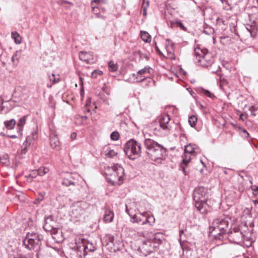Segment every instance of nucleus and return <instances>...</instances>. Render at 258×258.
Returning a JSON list of instances; mask_svg holds the SVG:
<instances>
[{
    "label": "nucleus",
    "instance_id": "nucleus-7",
    "mask_svg": "<svg viewBox=\"0 0 258 258\" xmlns=\"http://www.w3.org/2000/svg\"><path fill=\"white\" fill-rule=\"evenodd\" d=\"M229 218L223 215L216 218L210 226V228H213V231H218L219 234H224L228 228Z\"/></svg>",
    "mask_w": 258,
    "mask_h": 258
},
{
    "label": "nucleus",
    "instance_id": "nucleus-59",
    "mask_svg": "<svg viewBox=\"0 0 258 258\" xmlns=\"http://www.w3.org/2000/svg\"><path fill=\"white\" fill-rule=\"evenodd\" d=\"M35 173H33L30 174V177H32V178L35 177L36 175H35Z\"/></svg>",
    "mask_w": 258,
    "mask_h": 258
},
{
    "label": "nucleus",
    "instance_id": "nucleus-52",
    "mask_svg": "<svg viewBox=\"0 0 258 258\" xmlns=\"http://www.w3.org/2000/svg\"><path fill=\"white\" fill-rule=\"evenodd\" d=\"M258 109V107H255L254 106H251L249 110V111H250L251 112H255Z\"/></svg>",
    "mask_w": 258,
    "mask_h": 258
},
{
    "label": "nucleus",
    "instance_id": "nucleus-16",
    "mask_svg": "<svg viewBox=\"0 0 258 258\" xmlns=\"http://www.w3.org/2000/svg\"><path fill=\"white\" fill-rule=\"evenodd\" d=\"M207 194V189L204 187H200L195 189L194 195V201L203 200L205 199Z\"/></svg>",
    "mask_w": 258,
    "mask_h": 258
},
{
    "label": "nucleus",
    "instance_id": "nucleus-49",
    "mask_svg": "<svg viewBox=\"0 0 258 258\" xmlns=\"http://www.w3.org/2000/svg\"><path fill=\"white\" fill-rule=\"evenodd\" d=\"M252 190L254 195L256 196L258 195V186L255 185L253 186L252 187Z\"/></svg>",
    "mask_w": 258,
    "mask_h": 258
},
{
    "label": "nucleus",
    "instance_id": "nucleus-26",
    "mask_svg": "<svg viewBox=\"0 0 258 258\" xmlns=\"http://www.w3.org/2000/svg\"><path fill=\"white\" fill-rule=\"evenodd\" d=\"M12 38L15 40V42L17 44H20L21 43L22 39L19 34L16 32L14 31L11 34Z\"/></svg>",
    "mask_w": 258,
    "mask_h": 258
},
{
    "label": "nucleus",
    "instance_id": "nucleus-23",
    "mask_svg": "<svg viewBox=\"0 0 258 258\" xmlns=\"http://www.w3.org/2000/svg\"><path fill=\"white\" fill-rule=\"evenodd\" d=\"M5 126L8 130H12L14 128L16 121L14 119H11L9 120H6L4 122Z\"/></svg>",
    "mask_w": 258,
    "mask_h": 258
},
{
    "label": "nucleus",
    "instance_id": "nucleus-41",
    "mask_svg": "<svg viewBox=\"0 0 258 258\" xmlns=\"http://www.w3.org/2000/svg\"><path fill=\"white\" fill-rule=\"evenodd\" d=\"M132 222L133 223H139L143 221V219L140 216L137 215H134L132 217Z\"/></svg>",
    "mask_w": 258,
    "mask_h": 258
},
{
    "label": "nucleus",
    "instance_id": "nucleus-5",
    "mask_svg": "<svg viewBox=\"0 0 258 258\" xmlns=\"http://www.w3.org/2000/svg\"><path fill=\"white\" fill-rule=\"evenodd\" d=\"M96 249L95 244L88 240L81 239V243L77 246L76 253L80 258H85L87 255H91Z\"/></svg>",
    "mask_w": 258,
    "mask_h": 258
},
{
    "label": "nucleus",
    "instance_id": "nucleus-54",
    "mask_svg": "<svg viewBox=\"0 0 258 258\" xmlns=\"http://www.w3.org/2000/svg\"><path fill=\"white\" fill-rule=\"evenodd\" d=\"M241 131H242L243 133H244V134H246V138H248V137H249V134H248V133L247 132V131H246L245 129H242V130H241Z\"/></svg>",
    "mask_w": 258,
    "mask_h": 258
},
{
    "label": "nucleus",
    "instance_id": "nucleus-31",
    "mask_svg": "<svg viewBox=\"0 0 258 258\" xmlns=\"http://www.w3.org/2000/svg\"><path fill=\"white\" fill-rule=\"evenodd\" d=\"M63 185L69 186L71 185H75V183L68 178H64L61 182Z\"/></svg>",
    "mask_w": 258,
    "mask_h": 258
},
{
    "label": "nucleus",
    "instance_id": "nucleus-38",
    "mask_svg": "<svg viewBox=\"0 0 258 258\" xmlns=\"http://www.w3.org/2000/svg\"><path fill=\"white\" fill-rule=\"evenodd\" d=\"M230 30L232 33H234L236 35H238V32L236 29V26L234 23H231L229 25Z\"/></svg>",
    "mask_w": 258,
    "mask_h": 258
},
{
    "label": "nucleus",
    "instance_id": "nucleus-48",
    "mask_svg": "<svg viewBox=\"0 0 258 258\" xmlns=\"http://www.w3.org/2000/svg\"><path fill=\"white\" fill-rule=\"evenodd\" d=\"M149 2L148 1L146 4V6H144V4H143V15L144 16H146L147 15V8L149 7Z\"/></svg>",
    "mask_w": 258,
    "mask_h": 258
},
{
    "label": "nucleus",
    "instance_id": "nucleus-4",
    "mask_svg": "<svg viewBox=\"0 0 258 258\" xmlns=\"http://www.w3.org/2000/svg\"><path fill=\"white\" fill-rule=\"evenodd\" d=\"M141 149L140 143L131 139L125 144L124 152L130 159L134 160L140 156Z\"/></svg>",
    "mask_w": 258,
    "mask_h": 258
},
{
    "label": "nucleus",
    "instance_id": "nucleus-58",
    "mask_svg": "<svg viewBox=\"0 0 258 258\" xmlns=\"http://www.w3.org/2000/svg\"><path fill=\"white\" fill-rule=\"evenodd\" d=\"M82 120L83 121H84L87 119V116H81Z\"/></svg>",
    "mask_w": 258,
    "mask_h": 258
},
{
    "label": "nucleus",
    "instance_id": "nucleus-62",
    "mask_svg": "<svg viewBox=\"0 0 258 258\" xmlns=\"http://www.w3.org/2000/svg\"><path fill=\"white\" fill-rule=\"evenodd\" d=\"M253 203L254 204L256 205L258 204V200H255L253 201Z\"/></svg>",
    "mask_w": 258,
    "mask_h": 258
},
{
    "label": "nucleus",
    "instance_id": "nucleus-33",
    "mask_svg": "<svg viewBox=\"0 0 258 258\" xmlns=\"http://www.w3.org/2000/svg\"><path fill=\"white\" fill-rule=\"evenodd\" d=\"M177 27H179L181 30L184 31H187V28L183 25L180 20H175L174 22Z\"/></svg>",
    "mask_w": 258,
    "mask_h": 258
},
{
    "label": "nucleus",
    "instance_id": "nucleus-47",
    "mask_svg": "<svg viewBox=\"0 0 258 258\" xmlns=\"http://www.w3.org/2000/svg\"><path fill=\"white\" fill-rule=\"evenodd\" d=\"M203 32L204 33L209 35L214 32V29L211 28L209 29L207 28L206 29H204Z\"/></svg>",
    "mask_w": 258,
    "mask_h": 258
},
{
    "label": "nucleus",
    "instance_id": "nucleus-30",
    "mask_svg": "<svg viewBox=\"0 0 258 258\" xmlns=\"http://www.w3.org/2000/svg\"><path fill=\"white\" fill-rule=\"evenodd\" d=\"M191 155V154L184 153V155L182 157V162L185 165H186L190 161Z\"/></svg>",
    "mask_w": 258,
    "mask_h": 258
},
{
    "label": "nucleus",
    "instance_id": "nucleus-32",
    "mask_svg": "<svg viewBox=\"0 0 258 258\" xmlns=\"http://www.w3.org/2000/svg\"><path fill=\"white\" fill-rule=\"evenodd\" d=\"M117 154V153L115 152L114 150L111 149H107L105 151V155L108 157L112 158L114 157Z\"/></svg>",
    "mask_w": 258,
    "mask_h": 258
},
{
    "label": "nucleus",
    "instance_id": "nucleus-63",
    "mask_svg": "<svg viewBox=\"0 0 258 258\" xmlns=\"http://www.w3.org/2000/svg\"><path fill=\"white\" fill-rule=\"evenodd\" d=\"M183 233V230H180L179 231V236H181V235Z\"/></svg>",
    "mask_w": 258,
    "mask_h": 258
},
{
    "label": "nucleus",
    "instance_id": "nucleus-29",
    "mask_svg": "<svg viewBox=\"0 0 258 258\" xmlns=\"http://www.w3.org/2000/svg\"><path fill=\"white\" fill-rule=\"evenodd\" d=\"M49 78L50 81L54 83H57L60 81L59 75H55L53 73L51 74V75H49Z\"/></svg>",
    "mask_w": 258,
    "mask_h": 258
},
{
    "label": "nucleus",
    "instance_id": "nucleus-46",
    "mask_svg": "<svg viewBox=\"0 0 258 258\" xmlns=\"http://www.w3.org/2000/svg\"><path fill=\"white\" fill-rule=\"evenodd\" d=\"M98 10V8L97 7H92V10H93L94 15H95L96 17L99 18L100 16V15L99 13H98L97 12Z\"/></svg>",
    "mask_w": 258,
    "mask_h": 258
},
{
    "label": "nucleus",
    "instance_id": "nucleus-21",
    "mask_svg": "<svg viewBox=\"0 0 258 258\" xmlns=\"http://www.w3.org/2000/svg\"><path fill=\"white\" fill-rule=\"evenodd\" d=\"M197 149L196 145L189 144L185 146L184 153L192 154L196 152Z\"/></svg>",
    "mask_w": 258,
    "mask_h": 258
},
{
    "label": "nucleus",
    "instance_id": "nucleus-50",
    "mask_svg": "<svg viewBox=\"0 0 258 258\" xmlns=\"http://www.w3.org/2000/svg\"><path fill=\"white\" fill-rule=\"evenodd\" d=\"M203 92L205 95L209 97H212V94L208 90L203 89Z\"/></svg>",
    "mask_w": 258,
    "mask_h": 258
},
{
    "label": "nucleus",
    "instance_id": "nucleus-20",
    "mask_svg": "<svg viewBox=\"0 0 258 258\" xmlns=\"http://www.w3.org/2000/svg\"><path fill=\"white\" fill-rule=\"evenodd\" d=\"M28 116V115H24V116H22V117H21L19 119L18 122L17 124L18 128V132L19 133H21L22 132V131L23 130V127L26 123V120H27Z\"/></svg>",
    "mask_w": 258,
    "mask_h": 258
},
{
    "label": "nucleus",
    "instance_id": "nucleus-1",
    "mask_svg": "<svg viewBox=\"0 0 258 258\" xmlns=\"http://www.w3.org/2000/svg\"><path fill=\"white\" fill-rule=\"evenodd\" d=\"M144 146L146 153L153 161L163 159L166 155V149L161 145L145 135Z\"/></svg>",
    "mask_w": 258,
    "mask_h": 258
},
{
    "label": "nucleus",
    "instance_id": "nucleus-44",
    "mask_svg": "<svg viewBox=\"0 0 258 258\" xmlns=\"http://www.w3.org/2000/svg\"><path fill=\"white\" fill-rule=\"evenodd\" d=\"M23 145L24 146V147L21 150V155L25 154L28 151V147H29V146L25 144V143H24Z\"/></svg>",
    "mask_w": 258,
    "mask_h": 258
},
{
    "label": "nucleus",
    "instance_id": "nucleus-36",
    "mask_svg": "<svg viewBox=\"0 0 258 258\" xmlns=\"http://www.w3.org/2000/svg\"><path fill=\"white\" fill-rule=\"evenodd\" d=\"M48 170V169L46 167L40 168L38 170L37 173L40 176H43L47 173Z\"/></svg>",
    "mask_w": 258,
    "mask_h": 258
},
{
    "label": "nucleus",
    "instance_id": "nucleus-19",
    "mask_svg": "<svg viewBox=\"0 0 258 258\" xmlns=\"http://www.w3.org/2000/svg\"><path fill=\"white\" fill-rule=\"evenodd\" d=\"M163 239V234L162 233L158 232L154 234L151 238L149 240H151L153 244H156V248L162 242Z\"/></svg>",
    "mask_w": 258,
    "mask_h": 258
},
{
    "label": "nucleus",
    "instance_id": "nucleus-43",
    "mask_svg": "<svg viewBox=\"0 0 258 258\" xmlns=\"http://www.w3.org/2000/svg\"><path fill=\"white\" fill-rule=\"evenodd\" d=\"M45 193L41 194L39 195V197L34 201V204H38L40 202L42 201L44 199V195Z\"/></svg>",
    "mask_w": 258,
    "mask_h": 258
},
{
    "label": "nucleus",
    "instance_id": "nucleus-9",
    "mask_svg": "<svg viewBox=\"0 0 258 258\" xmlns=\"http://www.w3.org/2000/svg\"><path fill=\"white\" fill-rule=\"evenodd\" d=\"M194 51L196 56V62H203L204 60L206 61L205 58L209 54V51L207 48L197 47L195 48Z\"/></svg>",
    "mask_w": 258,
    "mask_h": 258
},
{
    "label": "nucleus",
    "instance_id": "nucleus-18",
    "mask_svg": "<svg viewBox=\"0 0 258 258\" xmlns=\"http://www.w3.org/2000/svg\"><path fill=\"white\" fill-rule=\"evenodd\" d=\"M114 218L113 211L109 208L108 207H105L104 208V215L103 217V221L105 223L111 222Z\"/></svg>",
    "mask_w": 258,
    "mask_h": 258
},
{
    "label": "nucleus",
    "instance_id": "nucleus-15",
    "mask_svg": "<svg viewBox=\"0 0 258 258\" xmlns=\"http://www.w3.org/2000/svg\"><path fill=\"white\" fill-rule=\"evenodd\" d=\"M174 43L169 39H166L165 44V49L167 52V57L171 59H175V55L174 54Z\"/></svg>",
    "mask_w": 258,
    "mask_h": 258
},
{
    "label": "nucleus",
    "instance_id": "nucleus-24",
    "mask_svg": "<svg viewBox=\"0 0 258 258\" xmlns=\"http://www.w3.org/2000/svg\"><path fill=\"white\" fill-rule=\"evenodd\" d=\"M140 34H141V37L144 41H145L146 42H148L151 41V36L150 35V34L148 32H147L146 31H141Z\"/></svg>",
    "mask_w": 258,
    "mask_h": 258
},
{
    "label": "nucleus",
    "instance_id": "nucleus-12",
    "mask_svg": "<svg viewBox=\"0 0 258 258\" xmlns=\"http://www.w3.org/2000/svg\"><path fill=\"white\" fill-rule=\"evenodd\" d=\"M79 56L80 59L86 63L91 64L96 62V59L94 57L93 55L91 52L81 51L79 53Z\"/></svg>",
    "mask_w": 258,
    "mask_h": 258
},
{
    "label": "nucleus",
    "instance_id": "nucleus-53",
    "mask_svg": "<svg viewBox=\"0 0 258 258\" xmlns=\"http://www.w3.org/2000/svg\"><path fill=\"white\" fill-rule=\"evenodd\" d=\"M76 137H77V134L76 133H73L71 135V138L72 140L75 139Z\"/></svg>",
    "mask_w": 258,
    "mask_h": 258
},
{
    "label": "nucleus",
    "instance_id": "nucleus-64",
    "mask_svg": "<svg viewBox=\"0 0 258 258\" xmlns=\"http://www.w3.org/2000/svg\"><path fill=\"white\" fill-rule=\"evenodd\" d=\"M0 103L3 104V103H4V100L3 99L0 97Z\"/></svg>",
    "mask_w": 258,
    "mask_h": 258
},
{
    "label": "nucleus",
    "instance_id": "nucleus-35",
    "mask_svg": "<svg viewBox=\"0 0 258 258\" xmlns=\"http://www.w3.org/2000/svg\"><path fill=\"white\" fill-rule=\"evenodd\" d=\"M33 136L34 135H32V136H29L27 137V138L25 140V141L24 142V143H25V144L30 146L32 144H33V140L34 139Z\"/></svg>",
    "mask_w": 258,
    "mask_h": 258
},
{
    "label": "nucleus",
    "instance_id": "nucleus-2",
    "mask_svg": "<svg viewBox=\"0 0 258 258\" xmlns=\"http://www.w3.org/2000/svg\"><path fill=\"white\" fill-rule=\"evenodd\" d=\"M106 178L108 182L113 185H120L124 178L123 168L118 164L108 167L105 171Z\"/></svg>",
    "mask_w": 258,
    "mask_h": 258
},
{
    "label": "nucleus",
    "instance_id": "nucleus-10",
    "mask_svg": "<svg viewBox=\"0 0 258 258\" xmlns=\"http://www.w3.org/2000/svg\"><path fill=\"white\" fill-rule=\"evenodd\" d=\"M86 206L85 202H78L76 203L74 205L72 212L74 217L78 218L84 214Z\"/></svg>",
    "mask_w": 258,
    "mask_h": 258
},
{
    "label": "nucleus",
    "instance_id": "nucleus-8",
    "mask_svg": "<svg viewBox=\"0 0 258 258\" xmlns=\"http://www.w3.org/2000/svg\"><path fill=\"white\" fill-rule=\"evenodd\" d=\"M156 248V244H153L151 240L149 239L143 241L142 245L139 247V249L144 256L149 254L154 251Z\"/></svg>",
    "mask_w": 258,
    "mask_h": 258
},
{
    "label": "nucleus",
    "instance_id": "nucleus-11",
    "mask_svg": "<svg viewBox=\"0 0 258 258\" xmlns=\"http://www.w3.org/2000/svg\"><path fill=\"white\" fill-rule=\"evenodd\" d=\"M206 199L195 201V206L197 209L202 214H207L211 210V207L207 204Z\"/></svg>",
    "mask_w": 258,
    "mask_h": 258
},
{
    "label": "nucleus",
    "instance_id": "nucleus-17",
    "mask_svg": "<svg viewBox=\"0 0 258 258\" xmlns=\"http://www.w3.org/2000/svg\"><path fill=\"white\" fill-rule=\"evenodd\" d=\"M50 145L52 148L57 151L60 149L58 138L54 132H52L50 136Z\"/></svg>",
    "mask_w": 258,
    "mask_h": 258
},
{
    "label": "nucleus",
    "instance_id": "nucleus-22",
    "mask_svg": "<svg viewBox=\"0 0 258 258\" xmlns=\"http://www.w3.org/2000/svg\"><path fill=\"white\" fill-rule=\"evenodd\" d=\"M246 29L250 33L252 37H254L256 35L257 29L255 25H248L246 26Z\"/></svg>",
    "mask_w": 258,
    "mask_h": 258
},
{
    "label": "nucleus",
    "instance_id": "nucleus-6",
    "mask_svg": "<svg viewBox=\"0 0 258 258\" xmlns=\"http://www.w3.org/2000/svg\"><path fill=\"white\" fill-rule=\"evenodd\" d=\"M170 118L169 115H163L159 117V126L153 129L155 135H168L170 131V126L169 124Z\"/></svg>",
    "mask_w": 258,
    "mask_h": 258
},
{
    "label": "nucleus",
    "instance_id": "nucleus-42",
    "mask_svg": "<svg viewBox=\"0 0 258 258\" xmlns=\"http://www.w3.org/2000/svg\"><path fill=\"white\" fill-rule=\"evenodd\" d=\"M103 72L100 70H94L91 74V77L93 78H96L98 75H102Z\"/></svg>",
    "mask_w": 258,
    "mask_h": 258
},
{
    "label": "nucleus",
    "instance_id": "nucleus-39",
    "mask_svg": "<svg viewBox=\"0 0 258 258\" xmlns=\"http://www.w3.org/2000/svg\"><path fill=\"white\" fill-rule=\"evenodd\" d=\"M108 70L110 73H116V74H118L117 70L118 67L117 66H108Z\"/></svg>",
    "mask_w": 258,
    "mask_h": 258
},
{
    "label": "nucleus",
    "instance_id": "nucleus-56",
    "mask_svg": "<svg viewBox=\"0 0 258 258\" xmlns=\"http://www.w3.org/2000/svg\"><path fill=\"white\" fill-rule=\"evenodd\" d=\"M102 1V0H93V1L92 2V5H93L94 3H99L100 2Z\"/></svg>",
    "mask_w": 258,
    "mask_h": 258
},
{
    "label": "nucleus",
    "instance_id": "nucleus-61",
    "mask_svg": "<svg viewBox=\"0 0 258 258\" xmlns=\"http://www.w3.org/2000/svg\"><path fill=\"white\" fill-rule=\"evenodd\" d=\"M125 211H126V213H127L130 216H131V215H130V214H129V210H128V208H127V206H126V208H125Z\"/></svg>",
    "mask_w": 258,
    "mask_h": 258
},
{
    "label": "nucleus",
    "instance_id": "nucleus-40",
    "mask_svg": "<svg viewBox=\"0 0 258 258\" xmlns=\"http://www.w3.org/2000/svg\"><path fill=\"white\" fill-rule=\"evenodd\" d=\"M119 137V133L117 132H113L110 135V138L113 141H117Z\"/></svg>",
    "mask_w": 258,
    "mask_h": 258
},
{
    "label": "nucleus",
    "instance_id": "nucleus-60",
    "mask_svg": "<svg viewBox=\"0 0 258 258\" xmlns=\"http://www.w3.org/2000/svg\"><path fill=\"white\" fill-rule=\"evenodd\" d=\"M155 47H156V50L159 53H161V52H160V50L159 49L158 47H157V45L156 44L155 45Z\"/></svg>",
    "mask_w": 258,
    "mask_h": 258
},
{
    "label": "nucleus",
    "instance_id": "nucleus-25",
    "mask_svg": "<svg viewBox=\"0 0 258 258\" xmlns=\"http://www.w3.org/2000/svg\"><path fill=\"white\" fill-rule=\"evenodd\" d=\"M0 162L6 166H8L10 164L9 157L8 154L3 155L0 157Z\"/></svg>",
    "mask_w": 258,
    "mask_h": 258
},
{
    "label": "nucleus",
    "instance_id": "nucleus-3",
    "mask_svg": "<svg viewBox=\"0 0 258 258\" xmlns=\"http://www.w3.org/2000/svg\"><path fill=\"white\" fill-rule=\"evenodd\" d=\"M42 236L35 233H28L23 240V245L29 250L37 251L41 245Z\"/></svg>",
    "mask_w": 258,
    "mask_h": 258
},
{
    "label": "nucleus",
    "instance_id": "nucleus-27",
    "mask_svg": "<svg viewBox=\"0 0 258 258\" xmlns=\"http://www.w3.org/2000/svg\"><path fill=\"white\" fill-rule=\"evenodd\" d=\"M153 72V70L151 69L150 67H145L144 69L139 70L138 72V74L139 75H144L146 74H152Z\"/></svg>",
    "mask_w": 258,
    "mask_h": 258
},
{
    "label": "nucleus",
    "instance_id": "nucleus-13",
    "mask_svg": "<svg viewBox=\"0 0 258 258\" xmlns=\"http://www.w3.org/2000/svg\"><path fill=\"white\" fill-rule=\"evenodd\" d=\"M234 235H238L239 236L237 239V241L246 240L249 241L250 242L249 246L251 245L252 243L254 241L253 238V235L251 231H245L244 233L241 231L240 232H235L233 235L234 236Z\"/></svg>",
    "mask_w": 258,
    "mask_h": 258
},
{
    "label": "nucleus",
    "instance_id": "nucleus-57",
    "mask_svg": "<svg viewBox=\"0 0 258 258\" xmlns=\"http://www.w3.org/2000/svg\"><path fill=\"white\" fill-rule=\"evenodd\" d=\"M8 137L12 139H16L17 138V136L16 135H10L8 136Z\"/></svg>",
    "mask_w": 258,
    "mask_h": 258
},
{
    "label": "nucleus",
    "instance_id": "nucleus-14",
    "mask_svg": "<svg viewBox=\"0 0 258 258\" xmlns=\"http://www.w3.org/2000/svg\"><path fill=\"white\" fill-rule=\"evenodd\" d=\"M45 224L43 225V229L46 231H51L53 230L54 232L56 231V222L51 216L45 218Z\"/></svg>",
    "mask_w": 258,
    "mask_h": 258
},
{
    "label": "nucleus",
    "instance_id": "nucleus-55",
    "mask_svg": "<svg viewBox=\"0 0 258 258\" xmlns=\"http://www.w3.org/2000/svg\"><path fill=\"white\" fill-rule=\"evenodd\" d=\"M253 3L254 4V7L258 8V0H254Z\"/></svg>",
    "mask_w": 258,
    "mask_h": 258
},
{
    "label": "nucleus",
    "instance_id": "nucleus-28",
    "mask_svg": "<svg viewBox=\"0 0 258 258\" xmlns=\"http://www.w3.org/2000/svg\"><path fill=\"white\" fill-rule=\"evenodd\" d=\"M197 122V118L195 115L190 116L188 118V122L190 125L192 127H195Z\"/></svg>",
    "mask_w": 258,
    "mask_h": 258
},
{
    "label": "nucleus",
    "instance_id": "nucleus-45",
    "mask_svg": "<svg viewBox=\"0 0 258 258\" xmlns=\"http://www.w3.org/2000/svg\"><path fill=\"white\" fill-rule=\"evenodd\" d=\"M5 106L4 105H1V107H0V113L1 114H7L9 111H10V109H6L5 110Z\"/></svg>",
    "mask_w": 258,
    "mask_h": 258
},
{
    "label": "nucleus",
    "instance_id": "nucleus-37",
    "mask_svg": "<svg viewBox=\"0 0 258 258\" xmlns=\"http://www.w3.org/2000/svg\"><path fill=\"white\" fill-rule=\"evenodd\" d=\"M147 218L149 220L150 225L152 226L155 223V218L152 214L150 215L147 212Z\"/></svg>",
    "mask_w": 258,
    "mask_h": 258
},
{
    "label": "nucleus",
    "instance_id": "nucleus-34",
    "mask_svg": "<svg viewBox=\"0 0 258 258\" xmlns=\"http://www.w3.org/2000/svg\"><path fill=\"white\" fill-rule=\"evenodd\" d=\"M140 214L142 217H144L145 218V220H143L142 223V225H145L149 224V220L147 218V212H140Z\"/></svg>",
    "mask_w": 258,
    "mask_h": 258
},
{
    "label": "nucleus",
    "instance_id": "nucleus-51",
    "mask_svg": "<svg viewBox=\"0 0 258 258\" xmlns=\"http://www.w3.org/2000/svg\"><path fill=\"white\" fill-rule=\"evenodd\" d=\"M235 232H238L237 231H234L233 233H232V235L231 236H232L234 238V240H235V242H237V243H238L239 242H241V241H237V239L238 238V235H234V236L233 235L234 233Z\"/></svg>",
    "mask_w": 258,
    "mask_h": 258
}]
</instances>
